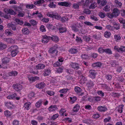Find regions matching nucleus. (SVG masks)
<instances>
[{
	"mask_svg": "<svg viewBox=\"0 0 125 125\" xmlns=\"http://www.w3.org/2000/svg\"><path fill=\"white\" fill-rule=\"evenodd\" d=\"M58 48V46L56 45H55L50 48L48 52L52 57H54L57 56L58 52L57 50Z\"/></svg>",
	"mask_w": 125,
	"mask_h": 125,
	"instance_id": "f257e3e1",
	"label": "nucleus"
},
{
	"mask_svg": "<svg viewBox=\"0 0 125 125\" xmlns=\"http://www.w3.org/2000/svg\"><path fill=\"white\" fill-rule=\"evenodd\" d=\"M10 48L11 56L13 57L15 56L19 52L18 46L15 45L12 46Z\"/></svg>",
	"mask_w": 125,
	"mask_h": 125,
	"instance_id": "f03ea898",
	"label": "nucleus"
},
{
	"mask_svg": "<svg viewBox=\"0 0 125 125\" xmlns=\"http://www.w3.org/2000/svg\"><path fill=\"white\" fill-rule=\"evenodd\" d=\"M119 10L117 8H114L112 13H110L108 14V17L110 19L115 18L119 15Z\"/></svg>",
	"mask_w": 125,
	"mask_h": 125,
	"instance_id": "7ed1b4c3",
	"label": "nucleus"
},
{
	"mask_svg": "<svg viewBox=\"0 0 125 125\" xmlns=\"http://www.w3.org/2000/svg\"><path fill=\"white\" fill-rule=\"evenodd\" d=\"M101 98L100 97L96 96H91L88 99L89 101L92 103H95L100 101Z\"/></svg>",
	"mask_w": 125,
	"mask_h": 125,
	"instance_id": "20e7f679",
	"label": "nucleus"
},
{
	"mask_svg": "<svg viewBox=\"0 0 125 125\" xmlns=\"http://www.w3.org/2000/svg\"><path fill=\"white\" fill-rule=\"evenodd\" d=\"M89 73L88 76L90 78L93 79L96 78L97 73L95 70L93 69L90 70L89 71Z\"/></svg>",
	"mask_w": 125,
	"mask_h": 125,
	"instance_id": "39448f33",
	"label": "nucleus"
},
{
	"mask_svg": "<svg viewBox=\"0 0 125 125\" xmlns=\"http://www.w3.org/2000/svg\"><path fill=\"white\" fill-rule=\"evenodd\" d=\"M4 104L5 106L8 109H13L14 108L15 106L12 102H6Z\"/></svg>",
	"mask_w": 125,
	"mask_h": 125,
	"instance_id": "423d86ee",
	"label": "nucleus"
},
{
	"mask_svg": "<svg viewBox=\"0 0 125 125\" xmlns=\"http://www.w3.org/2000/svg\"><path fill=\"white\" fill-rule=\"evenodd\" d=\"M13 87L14 90L18 92L22 89L23 86L21 84L17 83L13 84Z\"/></svg>",
	"mask_w": 125,
	"mask_h": 125,
	"instance_id": "0eeeda50",
	"label": "nucleus"
},
{
	"mask_svg": "<svg viewBox=\"0 0 125 125\" xmlns=\"http://www.w3.org/2000/svg\"><path fill=\"white\" fill-rule=\"evenodd\" d=\"M86 85L89 89H91L94 86V82L91 80L87 81L86 82Z\"/></svg>",
	"mask_w": 125,
	"mask_h": 125,
	"instance_id": "6e6552de",
	"label": "nucleus"
},
{
	"mask_svg": "<svg viewBox=\"0 0 125 125\" xmlns=\"http://www.w3.org/2000/svg\"><path fill=\"white\" fill-rule=\"evenodd\" d=\"M70 66L75 70H78L80 69L79 65V64L76 63L71 62L70 64Z\"/></svg>",
	"mask_w": 125,
	"mask_h": 125,
	"instance_id": "1a4fd4ad",
	"label": "nucleus"
},
{
	"mask_svg": "<svg viewBox=\"0 0 125 125\" xmlns=\"http://www.w3.org/2000/svg\"><path fill=\"white\" fill-rule=\"evenodd\" d=\"M49 16L57 20H59L61 18V16L58 13H56L49 14Z\"/></svg>",
	"mask_w": 125,
	"mask_h": 125,
	"instance_id": "9d476101",
	"label": "nucleus"
},
{
	"mask_svg": "<svg viewBox=\"0 0 125 125\" xmlns=\"http://www.w3.org/2000/svg\"><path fill=\"white\" fill-rule=\"evenodd\" d=\"M10 60V58L7 57H5L1 58V61L3 64H7L9 63Z\"/></svg>",
	"mask_w": 125,
	"mask_h": 125,
	"instance_id": "9b49d317",
	"label": "nucleus"
},
{
	"mask_svg": "<svg viewBox=\"0 0 125 125\" xmlns=\"http://www.w3.org/2000/svg\"><path fill=\"white\" fill-rule=\"evenodd\" d=\"M50 40V36L45 35L43 36L42 42L43 43H46Z\"/></svg>",
	"mask_w": 125,
	"mask_h": 125,
	"instance_id": "f8f14e48",
	"label": "nucleus"
},
{
	"mask_svg": "<svg viewBox=\"0 0 125 125\" xmlns=\"http://www.w3.org/2000/svg\"><path fill=\"white\" fill-rule=\"evenodd\" d=\"M97 109L98 111L104 113L107 110V108L105 106L100 105L98 107Z\"/></svg>",
	"mask_w": 125,
	"mask_h": 125,
	"instance_id": "ddd939ff",
	"label": "nucleus"
},
{
	"mask_svg": "<svg viewBox=\"0 0 125 125\" xmlns=\"http://www.w3.org/2000/svg\"><path fill=\"white\" fill-rule=\"evenodd\" d=\"M51 73V71L50 69L48 68L45 69L43 71V74L45 76H48Z\"/></svg>",
	"mask_w": 125,
	"mask_h": 125,
	"instance_id": "4468645a",
	"label": "nucleus"
},
{
	"mask_svg": "<svg viewBox=\"0 0 125 125\" xmlns=\"http://www.w3.org/2000/svg\"><path fill=\"white\" fill-rule=\"evenodd\" d=\"M31 105V103L30 102H27L24 104L23 107L26 110H28L30 108Z\"/></svg>",
	"mask_w": 125,
	"mask_h": 125,
	"instance_id": "2eb2a0df",
	"label": "nucleus"
},
{
	"mask_svg": "<svg viewBox=\"0 0 125 125\" xmlns=\"http://www.w3.org/2000/svg\"><path fill=\"white\" fill-rule=\"evenodd\" d=\"M83 123L87 124H91L93 123V120L90 118L84 119L82 120Z\"/></svg>",
	"mask_w": 125,
	"mask_h": 125,
	"instance_id": "dca6fc26",
	"label": "nucleus"
},
{
	"mask_svg": "<svg viewBox=\"0 0 125 125\" xmlns=\"http://www.w3.org/2000/svg\"><path fill=\"white\" fill-rule=\"evenodd\" d=\"M59 32L60 33H62L66 32L67 31V29L65 27L59 26L58 29Z\"/></svg>",
	"mask_w": 125,
	"mask_h": 125,
	"instance_id": "f3484780",
	"label": "nucleus"
},
{
	"mask_svg": "<svg viewBox=\"0 0 125 125\" xmlns=\"http://www.w3.org/2000/svg\"><path fill=\"white\" fill-rule=\"evenodd\" d=\"M45 85V84L44 83L41 82L36 84L35 86L36 88L39 89H43Z\"/></svg>",
	"mask_w": 125,
	"mask_h": 125,
	"instance_id": "a211bd4d",
	"label": "nucleus"
},
{
	"mask_svg": "<svg viewBox=\"0 0 125 125\" xmlns=\"http://www.w3.org/2000/svg\"><path fill=\"white\" fill-rule=\"evenodd\" d=\"M102 64L99 62H97L92 64V66L95 68H100L102 65Z\"/></svg>",
	"mask_w": 125,
	"mask_h": 125,
	"instance_id": "6ab92c4d",
	"label": "nucleus"
},
{
	"mask_svg": "<svg viewBox=\"0 0 125 125\" xmlns=\"http://www.w3.org/2000/svg\"><path fill=\"white\" fill-rule=\"evenodd\" d=\"M66 112V111L65 109L63 108H61L59 112V114L61 116H62L64 115L65 116H67V114L65 113Z\"/></svg>",
	"mask_w": 125,
	"mask_h": 125,
	"instance_id": "aec40b11",
	"label": "nucleus"
},
{
	"mask_svg": "<svg viewBox=\"0 0 125 125\" xmlns=\"http://www.w3.org/2000/svg\"><path fill=\"white\" fill-rule=\"evenodd\" d=\"M22 32L24 35H28L30 31L27 28L24 27L22 30Z\"/></svg>",
	"mask_w": 125,
	"mask_h": 125,
	"instance_id": "412c9836",
	"label": "nucleus"
},
{
	"mask_svg": "<svg viewBox=\"0 0 125 125\" xmlns=\"http://www.w3.org/2000/svg\"><path fill=\"white\" fill-rule=\"evenodd\" d=\"M102 87L104 89H105L106 91H111V89L108 85L105 84H102Z\"/></svg>",
	"mask_w": 125,
	"mask_h": 125,
	"instance_id": "4be33fe9",
	"label": "nucleus"
},
{
	"mask_svg": "<svg viewBox=\"0 0 125 125\" xmlns=\"http://www.w3.org/2000/svg\"><path fill=\"white\" fill-rule=\"evenodd\" d=\"M17 96V94L16 93H14L13 94L9 95L6 97V98L7 99L10 100L14 99Z\"/></svg>",
	"mask_w": 125,
	"mask_h": 125,
	"instance_id": "5701e85b",
	"label": "nucleus"
},
{
	"mask_svg": "<svg viewBox=\"0 0 125 125\" xmlns=\"http://www.w3.org/2000/svg\"><path fill=\"white\" fill-rule=\"evenodd\" d=\"M68 99L69 100L71 104H73L76 101L77 98L75 96H71L69 97Z\"/></svg>",
	"mask_w": 125,
	"mask_h": 125,
	"instance_id": "b1692460",
	"label": "nucleus"
},
{
	"mask_svg": "<svg viewBox=\"0 0 125 125\" xmlns=\"http://www.w3.org/2000/svg\"><path fill=\"white\" fill-rule=\"evenodd\" d=\"M28 79L30 81L34 82L35 81L39 80L40 78L39 77L35 76L32 77H28Z\"/></svg>",
	"mask_w": 125,
	"mask_h": 125,
	"instance_id": "393cba45",
	"label": "nucleus"
},
{
	"mask_svg": "<svg viewBox=\"0 0 125 125\" xmlns=\"http://www.w3.org/2000/svg\"><path fill=\"white\" fill-rule=\"evenodd\" d=\"M48 109L50 111H55L57 109V107L56 105H52L49 107Z\"/></svg>",
	"mask_w": 125,
	"mask_h": 125,
	"instance_id": "a878e982",
	"label": "nucleus"
},
{
	"mask_svg": "<svg viewBox=\"0 0 125 125\" xmlns=\"http://www.w3.org/2000/svg\"><path fill=\"white\" fill-rule=\"evenodd\" d=\"M112 75L110 74H105L104 77L105 79L108 81H110L112 80Z\"/></svg>",
	"mask_w": 125,
	"mask_h": 125,
	"instance_id": "bb28decb",
	"label": "nucleus"
},
{
	"mask_svg": "<svg viewBox=\"0 0 125 125\" xmlns=\"http://www.w3.org/2000/svg\"><path fill=\"white\" fill-rule=\"evenodd\" d=\"M50 39L55 42H57L59 41L58 36L56 35L53 36L52 37L50 36Z\"/></svg>",
	"mask_w": 125,
	"mask_h": 125,
	"instance_id": "cd10ccee",
	"label": "nucleus"
},
{
	"mask_svg": "<svg viewBox=\"0 0 125 125\" xmlns=\"http://www.w3.org/2000/svg\"><path fill=\"white\" fill-rule=\"evenodd\" d=\"M45 65L43 64H38L36 66V68L37 69H43L45 67Z\"/></svg>",
	"mask_w": 125,
	"mask_h": 125,
	"instance_id": "c85d7f7f",
	"label": "nucleus"
},
{
	"mask_svg": "<svg viewBox=\"0 0 125 125\" xmlns=\"http://www.w3.org/2000/svg\"><path fill=\"white\" fill-rule=\"evenodd\" d=\"M5 115L8 117L11 116L12 115V113L8 110H6L4 111Z\"/></svg>",
	"mask_w": 125,
	"mask_h": 125,
	"instance_id": "c756f323",
	"label": "nucleus"
},
{
	"mask_svg": "<svg viewBox=\"0 0 125 125\" xmlns=\"http://www.w3.org/2000/svg\"><path fill=\"white\" fill-rule=\"evenodd\" d=\"M69 52L72 54H74L77 53L78 50L77 48H72L70 49Z\"/></svg>",
	"mask_w": 125,
	"mask_h": 125,
	"instance_id": "7c9ffc66",
	"label": "nucleus"
},
{
	"mask_svg": "<svg viewBox=\"0 0 125 125\" xmlns=\"http://www.w3.org/2000/svg\"><path fill=\"white\" fill-rule=\"evenodd\" d=\"M7 47V45L2 42H0V50L5 49Z\"/></svg>",
	"mask_w": 125,
	"mask_h": 125,
	"instance_id": "2f4dec72",
	"label": "nucleus"
},
{
	"mask_svg": "<svg viewBox=\"0 0 125 125\" xmlns=\"http://www.w3.org/2000/svg\"><path fill=\"white\" fill-rule=\"evenodd\" d=\"M44 2V0H39L34 2V4L36 6H40V4L43 3Z\"/></svg>",
	"mask_w": 125,
	"mask_h": 125,
	"instance_id": "473e14b6",
	"label": "nucleus"
},
{
	"mask_svg": "<svg viewBox=\"0 0 125 125\" xmlns=\"http://www.w3.org/2000/svg\"><path fill=\"white\" fill-rule=\"evenodd\" d=\"M124 106V105L123 104H121L119 105L117 110V111L118 113H121L123 112Z\"/></svg>",
	"mask_w": 125,
	"mask_h": 125,
	"instance_id": "72a5a7b5",
	"label": "nucleus"
},
{
	"mask_svg": "<svg viewBox=\"0 0 125 125\" xmlns=\"http://www.w3.org/2000/svg\"><path fill=\"white\" fill-rule=\"evenodd\" d=\"M58 5L62 6L68 7L69 6V4L68 2H62L58 3Z\"/></svg>",
	"mask_w": 125,
	"mask_h": 125,
	"instance_id": "f704fd0d",
	"label": "nucleus"
},
{
	"mask_svg": "<svg viewBox=\"0 0 125 125\" xmlns=\"http://www.w3.org/2000/svg\"><path fill=\"white\" fill-rule=\"evenodd\" d=\"M104 52H105V53L109 55H111L112 54L111 49L109 48L104 49Z\"/></svg>",
	"mask_w": 125,
	"mask_h": 125,
	"instance_id": "c9c22d12",
	"label": "nucleus"
},
{
	"mask_svg": "<svg viewBox=\"0 0 125 125\" xmlns=\"http://www.w3.org/2000/svg\"><path fill=\"white\" fill-rule=\"evenodd\" d=\"M43 101L41 99H40L36 103L35 106L36 107H40V106L42 105V104Z\"/></svg>",
	"mask_w": 125,
	"mask_h": 125,
	"instance_id": "e433bc0d",
	"label": "nucleus"
},
{
	"mask_svg": "<svg viewBox=\"0 0 125 125\" xmlns=\"http://www.w3.org/2000/svg\"><path fill=\"white\" fill-rule=\"evenodd\" d=\"M48 6L50 8H55L56 7V4H54L53 2H51L48 5Z\"/></svg>",
	"mask_w": 125,
	"mask_h": 125,
	"instance_id": "4c0bfd02",
	"label": "nucleus"
},
{
	"mask_svg": "<svg viewBox=\"0 0 125 125\" xmlns=\"http://www.w3.org/2000/svg\"><path fill=\"white\" fill-rule=\"evenodd\" d=\"M18 73L16 71H12L9 73V74L10 76H16L18 74Z\"/></svg>",
	"mask_w": 125,
	"mask_h": 125,
	"instance_id": "58836bf2",
	"label": "nucleus"
},
{
	"mask_svg": "<svg viewBox=\"0 0 125 125\" xmlns=\"http://www.w3.org/2000/svg\"><path fill=\"white\" fill-rule=\"evenodd\" d=\"M80 106L78 104H76L73 107V111L74 112H77L79 110Z\"/></svg>",
	"mask_w": 125,
	"mask_h": 125,
	"instance_id": "ea45409f",
	"label": "nucleus"
},
{
	"mask_svg": "<svg viewBox=\"0 0 125 125\" xmlns=\"http://www.w3.org/2000/svg\"><path fill=\"white\" fill-rule=\"evenodd\" d=\"M46 26L49 30L54 29L55 27L54 26L50 23L47 24L46 25Z\"/></svg>",
	"mask_w": 125,
	"mask_h": 125,
	"instance_id": "a19ab883",
	"label": "nucleus"
},
{
	"mask_svg": "<svg viewBox=\"0 0 125 125\" xmlns=\"http://www.w3.org/2000/svg\"><path fill=\"white\" fill-rule=\"evenodd\" d=\"M74 90L76 93L78 94H79L81 93L82 89L79 87L75 86L74 88Z\"/></svg>",
	"mask_w": 125,
	"mask_h": 125,
	"instance_id": "79ce46f5",
	"label": "nucleus"
},
{
	"mask_svg": "<svg viewBox=\"0 0 125 125\" xmlns=\"http://www.w3.org/2000/svg\"><path fill=\"white\" fill-rule=\"evenodd\" d=\"M68 20V18L67 16L62 17L60 19V21L62 22H65Z\"/></svg>",
	"mask_w": 125,
	"mask_h": 125,
	"instance_id": "37998d69",
	"label": "nucleus"
},
{
	"mask_svg": "<svg viewBox=\"0 0 125 125\" xmlns=\"http://www.w3.org/2000/svg\"><path fill=\"white\" fill-rule=\"evenodd\" d=\"M5 33L7 35H11L13 34V32H11V31L10 29H7L5 30Z\"/></svg>",
	"mask_w": 125,
	"mask_h": 125,
	"instance_id": "c03bdc74",
	"label": "nucleus"
},
{
	"mask_svg": "<svg viewBox=\"0 0 125 125\" xmlns=\"http://www.w3.org/2000/svg\"><path fill=\"white\" fill-rule=\"evenodd\" d=\"M111 33L110 31H105L104 33V37L106 38H109L110 37Z\"/></svg>",
	"mask_w": 125,
	"mask_h": 125,
	"instance_id": "a18cd8bd",
	"label": "nucleus"
},
{
	"mask_svg": "<svg viewBox=\"0 0 125 125\" xmlns=\"http://www.w3.org/2000/svg\"><path fill=\"white\" fill-rule=\"evenodd\" d=\"M8 13L11 15H15L16 13V11H14L11 9H10L8 11Z\"/></svg>",
	"mask_w": 125,
	"mask_h": 125,
	"instance_id": "49530a36",
	"label": "nucleus"
},
{
	"mask_svg": "<svg viewBox=\"0 0 125 125\" xmlns=\"http://www.w3.org/2000/svg\"><path fill=\"white\" fill-rule=\"evenodd\" d=\"M69 89L67 88H63L60 90L59 91V92L61 93H62L64 94H66L67 92L69 90Z\"/></svg>",
	"mask_w": 125,
	"mask_h": 125,
	"instance_id": "de8ad7c7",
	"label": "nucleus"
},
{
	"mask_svg": "<svg viewBox=\"0 0 125 125\" xmlns=\"http://www.w3.org/2000/svg\"><path fill=\"white\" fill-rule=\"evenodd\" d=\"M29 22L31 25L34 26L36 25L37 24V22L33 20H31L29 21Z\"/></svg>",
	"mask_w": 125,
	"mask_h": 125,
	"instance_id": "09e8293b",
	"label": "nucleus"
},
{
	"mask_svg": "<svg viewBox=\"0 0 125 125\" xmlns=\"http://www.w3.org/2000/svg\"><path fill=\"white\" fill-rule=\"evenodd\" d=\"M59 116V115L58 114H54L52 116L51 118V120H54L58 118Z\"/></svg>",
	"mask_w": 125,
	"mask_h": 125,
	"instance_id": "8fccbe9b",
	"label": "nucleus"
},
{
	"mask_svg": "<svg viewBox=\"0 0 125 125\" xmlns=\"http://www.w3.org/2000/svg\"><path fill=\"white\" fill-rule=\"evenodd\" d=\"M103 10L106 12L109 11L110 10V7L108 5H106L103 8Z\"/></svg>",
	"mask_w": 125,
	"mask_h": 125,
	"instance_id": "3c124183",
	"label": "nucleus"
},
{
	"mask_svg": "<svg viewBox=\"0 0 125 125\" xmlns=\"http://www.w3.org/2000/svg\"><path fill=\"white\" fill-rule=\"evenodd\" d=\"M106 28L107 29L111 31H113L114 30V27L109 25H106Z\"/></svg>",
	"mask_w": 125,
	"mask_h": 125,
	"instance_id": "603ef678",
	"label": "nucleus"
},
{
	"mask_svg": "<svg viewBox=\"0 0 125 125\" xmlns=\"http://www.w3.org/2000/svg\"><path fill=\"white\" fill-rule=\"evenodd\" d=\"M110 63L112 67H115L117 64V62L115 60H113L111 61Z\"/></svg>",
	"mask_w": 125,
	"mask_h": 125,
	"instance_id": "864d4df0",
	"label": "nucleus"
},
{
	"mask_svg": "<svg viewBox=\"0 0 125 125\" xmlns=\"http://www.w3.org/2000/svg\"><path fill=\"white\" fill-rule=\"evenodd\" d=\"M98 52L99 53H103L104 52V49H103L102 47H100L98 50Z\"/></svg>",
	"mask_w": 125,
	"mask_h": 125,
	"instance_id": "5fc2aeb1",
	"label": "nucleus"
},
{
	"mask_svg": "<svg viewBox=\"0 0 125 125\" xmlns=\"http://www.w3.org/2000/svg\"><path fill=\"white\" fill-rule=\"evenodd\" d=\"M114 37L116 42H119L120 41L121 37L119 35H115Z\"/></svg>",
	"mask_w": 125,
	"mask_h": 125,
	"instance_id": "6e6d98bb",
	"label": "nucleus"
},
{
	"mask_svg": "<svg viewBox=\"0 0 125 125\" xmlns=\"http://www.w3.org/2000/svg\"><path fill=\"white\" fill-rule=\"evenodd\" d=\"M114 29L118 30L120 29V24L115 23L114 24Z\"/></svg>",
	"mask_w": 125,
	"mask_h": 125,
	"instance_id": "4d7b16f0",
	"label": "nucleus"
},
{
	"mask_svg": "<svg viewBox=\"0 0 125 125\" xmlns=\"http://www.w3.org/2000/svg\"><path fill=\"white\" fill-rule=\"evenodd\" d=\"M97 93L98 95L101 96L102 97H103L104 95V93L101 90H99L97 92Z\"/></svg>",
	"mask_w": 125,
	"mask_h": 125,
	"instance_id": "13d9d810",
	"label": "nucleus"
},
{
	"mask_svg": "<svg viewBox=\"0 0 125 125\" xmlns=\"http://www.w3.org/2000/svg\"><path fill=\"white\" fill-rule=\"evenodd\" d=\"M83 12L86 14H89L91 13V11L89 9H85L84 10Z\"/></svg>",
	"mask_w": 125,
	"mask_h": 125,
	"instance_id": "bf43d9fd",
	"label": "nucleus"
},
{
	"mask_svg": "<svg viewBox=\"0 0 125 125\" xmlns=\"http://www.w3.org/2000/svg\"><path fill=\"white\" fill-rule=\"evenodd\" d=\"M20 121L17 120H14L12 122L13 125H19Z\"/></svg>",
	"mask_w": 125,
	"mask_h": 125,
	"instance_id": "052dcab7",
	"label": "nucleus"
},
{
	"mask_svg": "<svg viewBox=\"0 0 125 125\" xmlns=\"http://www.w3.org/2000/svg\"><path fill=\"white\" fill-rule=\"evenodd\" d=\"M111 119V118L110 116H108L107 118H106L104 120V123H106L107 122H109L110 121Z\"/></svg>",
	"mask_w": 125,
	"mask_h": 125,
	"instance_id": "680f3d73",
	"label": "nucleus"
},
{
	"mask_svg": "<svg viewBox=\"0 0 125 125\" xmlns=\"http://www.w3.org/2000/svg\"><path fill=\"white\" fill-rule=\"evenodd\" d=\"M82 58L84 60H86L89 57L88 55L85 54H83L81 56Z\"/></svg>",
	"mask_w": 125,
	"mask_h": 125,
	"instance_id": "e2e57ef3",
	"label": "nucleus"
},
{
	"mask_svg": "<svg viewBox=\"0 0 125 125\" xmlns=\"http://www.w3.org/2000/svg\"><path fill=\"white\" fill-rule=\"evenodd\" d=\"M47 93L48 94L51 96L55 94L54 92L52 91H47Z\"/></svg>",
	"mask_w": 125,
	"mask_h": 125,
	"instance_id": "0e129e2a",
	"label": "nucleus"
},
{
	"mask_svg": "<svg viewBox=\"0 0 125 125\" xmlns=\"http://www.w3.org/2000/svg\"><path fill=\"white\" fill-rule=\"evenodd\" d=\"M115 2L116 5L118 7H121L122 5V3L119 1L118 0H116L115 1Z\"/></svg>",
	"mask_w": 125,
	"mask_h": 125,
	"instance_id": "69168bd1",
	"label": "nucleus"
},
{
	"mask_svg": "<svg viewBox=\"0 0 125 125\" xmlns=\"http://www.w3.org/2000/svg\"><path fill=\"white\" fill-rule=\"evenodd\" d=\"M62 65V63L60 62H56L54 63L53 65L54 67L59 66Z\"/></svg>",
	"mask_w": 125,
	"mask_h": 125,
	"instance_id": "338daca9",
	"label": "nucleus"
},
{
	"mask_svg": "<svg viewBox=\"0 0 125 125\" xmlns=\"http://www.w3.org/2000/svg\"><path fill=\"white\" fill-rule=\"evenodd\" d=\"M119 52H125V47L123 46H121L119 48Z\"/></svg>",
	"mask_w": 125,
	"mask_h": 125,
	"instance_id": "774afa93",
	"label": "nucleus"
}]
</instances>
